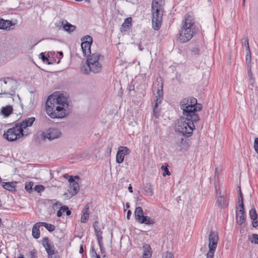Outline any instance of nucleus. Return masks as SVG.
I'll use <instances>...</instances> for the list:
<instances>
[{"mask_svg":"<svg viewBox=\"0 0 258 258\" xmlns=\"http://www.w3.org/2000/svg\"><path fill=\"white\" fill-rule=\"evenodd\" d=\"M202 107V105L197 103V100L194 97L182 99L180 108L182 110L183 117L178 121L177 131L185 136H190L195 128V123L200 119L198 112L201 110Z\"/></svg>","mask_w":258,"mask_h":258,"instance_id":"obj_1","label":"nucleus"},{"mask_svg":"<svg viewBox=\"0 0 258 258\" xmlns=\"http://www.w3.org/2000/svg\"><path fill=\"white\" fill-rule=\"evenodd\" d=\"M47 115L51 118H62L71 112L67 94L56 91L49 95L45 103Z\"/></svg>","mask_w":258,"mask_h":258,"instance_id":"obj_2","label":"nucleus"},{"mask_svg":"<svg viewBox=\"0 0 258 258\" xmlns=\"http://www.w3.org/2000/svg\"><path fill=\"white\" fill-rule=\"evenodd\" d=\"M35 120V117H31L22 120L20 122L15 124V126L5 132L3 137L7 141L13 142L16 141L25 136H27L24 132V129L31 126Z\"/></svg>","mask_w":258,"mask_h":258,"instance_id":"obj_3","label":"nucleus"},{"mask_svg":"<svg viewBox=\"0 0 258 258\" xmlns=\"http://www.w3.org/2000/svg\"><path fill=\"white\" fill-rule=\"evenodd\" d=\"M194 23L192 14H187L185 16L178 36L180 42H186L192 37L195 31Z\"/></svg>","mask_w":258,"mask_h":258,"instance_id":"obj_4","label":"nucleus"},{"mask_svg":"<svg viewBox=\"0 0 258 258\" xmlns=\"http://www.w3.org/2000/svg\"><path fill=\"white\" fill-rule=\"evenodd\" d=\"M17 87V82L12 78H6L0 80V98L13 96Z\"/></svg>","mask_w":258,"mask_h":258,"instance_id":"obj_5","label":"nucleus"},{"mask_svg":"<svg viewBox=\"0 0 258 258\" xmlns=\"http://www.w3.org/2000/svg\"><path fill=\"white\" fill-rule=\"evenodd\" d=\"M163 2L162 0H153L152 4V25L155 30H158L161 26L163 17Z\"/></svg>","mask_w":258,"mask_h":258,"instance_id":"obj_6","label":"nucleus"},{"mask_svg":"<svg viewBox=\"0 0 258 258\" xmlns=\"http://www.w3.org/2000/svg\"><path fill=\"white\" fill-rule=\"evenodd\" d=\"M152 90L153 93L156 94V100L155 104L153 105V114L156 118H158V112L156 108L158 107L162 100L163 92V84L161 80L157 79L153 84Z\"/></svg>","mask_w":258,"mask_h":258,"instance_id":"obj_7","label":"nucleus"},{"mask_svg":"<svg viewBox=\"0 0 258 258\" xmlns=\"http://www.w3.org/2000/svg\"><path fill=\"white\" fill-rule=\"evenodd\" d=\"M218 241L219 236L218 233L215 231H211L208 237L209 250L206 254V258H213Z\"/></svg>","mask_w":258,"mask_h":258,"instance_id":"obj_8","label":"nucleus"},{"mask_svg":"<svg viewBox=\"0 0 258 258\" xmlns=\"http://www.w3.org/2000/svg\"><path fill=\"white\" fill-rule=\"evenodd\" d=\"M62 133L59 129L57 128H49L40 134V138L43 140L46 139L49 141L54 140L61 138Z\"/></svg>","mask_w":258,"mask_h":258,"instance_id":"obj_9","label":"nucleus"},{"mask_svg":"<svg viewBox=\"0 0 258 258\" xmlns=\"http://www.w3.org/2000/svg\"><path fill=\"white\" fill-rule=\"evenodd\" d=\"M239 198L238 203H239V210L236 211V222L238 224L242 225L245 221V215L243 208V198L240 190L239 191Z\"/></svg>","mask_w":258,"mask_h":258,"instance_id":"obj_10","label":"nucleus"},{"mask_svg":"<svg viewBox=\"0 0 258 258\" xmlns=\"http://www.w3.org/2000/svg\"><path fill=\"white\" fill-rule=\"evenodd\" d=\"M81 48L84 56H88L91 54V45L92 43V38L89 36H85L82 39Z\"/></svg>","mask_w":258,"mask_h":258,"instance_id":"obj_11","label":"nucleus"},{"mask_svg":"<svg viewBox=\"0 0 258 258\" xmlns=\"http://www.w3.org/2000/svg\"><path fill=\"white\" fill-rule=\"evenodd\" d=\"M216 204L221 208H225L227 205V199L224 191L220 189L216 190Z\"/></svg>","mask_w":258,"mask_h":258,"instance_id":"obj_12","label":"nucleus"},{"mask_svg":"<svg viewBox=\"0 0 258 258\" xmlns=\"http://www.w3.org/2000/svg\"><path fill=\"white\" fill-rule=\"evenodd\" d=\"M75 178L78 179L79 177L78 176H76L75 177L73 176H71L69 179L70 187L68 190L69 192L71 194L72 196H74L77 194L80 190L79 184L75 180Z\"/></svg>","mask_w":258,"mask_h":258,"instance_id":"obj_13","label":"nucleus"},{"mask_svg":"<svg viewBox=\"0 0 258 258\" xmlns=\"http://www.w3.org/2000/svg\"><path fill=\"white\" fill-rule=\"evenodd\" d=\"M101 69V66H81L80 68L81 73L86 75H88L90 73H98Z\"/></svg>","mask_w":258,"mask_h":258,"instance_id":"obj_14","label":"nucleus"},{"mask_svg":"<svg viewBox=\"0 0 258 258\" xmlns=\"http://www.w3.org/2000/svg\"><path fill=\"white\" fill-rule=\"evenodd\" d=\"M130 149L126 147L120 146L118 148L116 155V161L118 163H121L124 160L125 155H128Z\"/></svg>","mask_w":258,"mask_h":258,"instance_id":"obj_15","label":"nucleus"},{"mask_svg":"<svg viewBox=\"0 0 258 258\" xmlns=\"http://www.w3.org/2000/svg\"><path fill=\"white\" fill-rule=\"evenodd\" d=\"M49 59L48 60V64H53V63H59L61 59L62 58L63 53L62 52H50L48 53Z\"/></svg>","mask_w":258,"mask_h":258,"instance_id":"obj_16","label":"nucleus"},{"mask_svg":"<svg viewBox=\"0 0 258 258\" xmlns=\"http://www.w3.org/2000/svg\"><path fill=\"white\" fill-rule=\"evenodd\" d=\"M42 244L45 248L48 255L53 252V246H52L48 238L46 237H43L42 240Z\"/></svg>","mask_w":258,"mask_h":258,"instance_id":"obj_17","label":"nucleus"},{"mask_svg":"<svg viewBox=\"0 0 258 258\" xmlns=\"http://www.w3.org/2000/svg\"><path fill=\"white\" fill-rule=\"evenodd\" d=\"M101 55L96 52L91 54L87 58V64H94L101 58Z\"/></svg>","mask_w":258,"mask_h":258,"instance_id":"obj_18","label":"nucleus"},{"mask_svg":"<svg viewBox=\"0 0 258 258\" xmlns=\"http://www.w3.org/2000/svg\"><path fill=\"white\" fill-rule=\"evenodd\" d=\"M89 206L88 204L86 205L82 211L81 221L82 223H86L89 218Z\"/></svg>","mask_w":258,"mask_h":258,"instance_id":"obj_19","label":"nucleus"},{"mask_svg":"<svg viewBox=\"0 0 258 258\" xmlns=\"http://www.w3.org/2000/svg\"><path fill=\"white\" fill-rule=\"evenodd\" d=\"M143 249V258H150L152 256V252L150 245L147 244H144Z\"/></svg>","mask_w":258,"mask_h":258,"instance_id":"obj_20","label":"nucleus"},{"mask_svg":"<svg viewBox=\"0 0 258 258\" xmlns=\"http://www.w3.org/2000/svg\"><path fill=\"white\" fill-rule=\"evenodd\" d=\"M138 222L139 223L145 224L146 225H152L155 223V221L153 219H151L150 217L144 215L142 216Z\"/></svg>","mask_w":258,"mask_h":258,"instance_id":"obj_21","label":"nucleus"},{"mask_svg":"<svg viewBox=\"0 0 258 258\" xmlns=\"http://www.w3.org/2000/svg\"><path fill=\"white\" fill-rule=\"evenodd\" d=\"M16 182H3L2 183V186L4 187V188L7 190H8L10 191H13L16 189Z\"/></svg>","mask_w":258,"mask_h":258,"instance_id":"obj_22","label":"nucleus"},{"mask_svg":"<svg viewBox=\"0 0 258 258\" xmlns=\"http://www.w3.org/2000/svg\"><path fill=\"white\" fill-rule=\"evenodd\" d=\"M41 226L40 222L34 224L32 228V236L34 238L37 239L40 237L39 228Z\"/></svg>","mask_w":258,"mask_h":258,"instance_id":"obj_23","label":"nucleus"},{"mask_svg":"<svg viewBox=\"0 0 258 258\" xmlns=\"http://www.w3.org/2000/svg\"><path fill=\"white\" fill-rule=\"evenodd\" d=\"M12 26V23L9 20L0 19V29H7Z\"/></svg>","mask_w":258,"mask_h":258,"instance_id":"obj_24","label":"nucleus"},{"mask_svg":"<svg viewBox=\"0 0 258 258\" xmlns=\"http://www.w3.org/2000/svg\"><path fill=\"white\" fill-rule=\"evenodd\" d=\"M13 112V107L12 106L8 105L6 107H3L1 109V112L5 116H8Z\"/></svg>","mask_w":258,"mask_h":258,"instance_id":"obj_25","label":"nucleus"},{"mask_svg":"<svg viewBox=\"0 0 258 258\" xmlns=\"http://www.w3.org/2000/svg\"><path fill=\"white\" fill-rule=\"evenodd\" d=\"M132 18L131 17L126 18L121 25V31H126L129 29L131 26Z\"/></svg>","mask_w":258,"mask_h":258,"instance_id":"obj_26","label":"nucleus"},{"mask_svg":"<svg viewBox=\"0 0 258 258\" xmlns=\"http://www.w3.org/2000/svg\"><path fill=\"white\" fill-rule=\"evenodd\" d=\"M143 216L144 212L142 208L141 207H136L135 211V216L136 220L138 221Z\"/></svg>","mask_w":258,"mask_h":258,"instance_id":"obj_27","label":"nucleus"},{"mask_svg":"<svg viewBox=\"0 0 258 258\" xmlns=\"http://www.w3.org/2000/svg\"><path fill=\"white\" fill-rule=\"evenodd\" d=\"M64 211H66V214L68 216H69L71 214V211L69 210L68 207L63 206H61L60 208V209L57 212V216L60 217L62 216V213L64 212Z\"/></svg>","mask_w":258,"mask_h":258,"instance_id":"obj_28","label":"nucleus"},{"mask_svg":"<svg viewBox=\"0 0 258 258\" xmlns=\"http://www.w3.org/2000/svg\"><path fill=\"white\" fill-rule=\"evenodd\" d=\"M145 195L152 196L153 195V187L150 183H147L145 186Z\"/></svg>","mask_w":258,"mask_h":258,"instance_id":"obj_29","label":"nucleus"},{"mask_svg":"<svg viewBox=\"0 0 258 258\" xmlns=\"http://www.w3.org/2000/svg\"><path fill=\"white\" fill-rule=\"evenodd\" d=\"M63 28L66 31L70 33L73 32L75 30L76 27L66 22V23L63 26Z\"/></svg>","mask_w":258,"mask_h":258,"instance_id":"obj_30","label":"nucleus"},{"mask_svg":"<svg viewBox=\"0 0 258 258\" xmlns=\"http://www.w3.org/2000/svg\"><path fill=\"white\" fill-rule=\"evenodd\" d=\"M41 226H44L48 231L52 232L54 230L55 226L51 224L45 222H40Z\"/></svg>","mask_w":258,"mask_h":258,"instance_id":"obj_31","label":"nucleus"},{"mask_svg":"<svg viewBox=\"0 0 258 258\" xmlns=\"http://www.w3.org/2000/svg\"><path fill=\"white\" fill-rule=\"evenodd\" d=\"M248 78H249V84L252 87H253V84H254V78L252 76V73H251V68L250 67H249L248 68Z\"/></svg>","mask_w":258,"mask_h":258,"instance_id":"obj_32","label":"nucleus"},{"mask_svg":"<svg viewBox=\"0 0 258 258\" xmlns=\"http://www.w3.org/2000/svg\"><path fill=\"white\" fill-rule=\"evenodd\" d=\"M244 40V45L245 47V52H249L250 48H249V42H248V37L244 36L243 38Z\"/></svg>","mask_w":258,"mask_h":258,"instance_id":"obj_33","label":"nucleus"},{"mask_svg":"<svg viewBox=\"0 0 258 258\" xmlns=\"http://www.w3.org/2000/svg\"><path fill=\"white\" fill-rule=\"evenodd\" d=\"M39 58L41 59L43 63L47 62L48 64V60L49 59V56L45 55L43 52L41 53L39 55Z\"/></svg>","mask_w":258,"mask_h":258,"instance_id":"obj_34","label":"nucleus"},{"mask_svg":"<svg viewBox=\"0 0 258 258\" xmlns=\"http://www.w3.org/2000/svg\"><path fill=\"white\" fill-rule=\"evenodd\" d=\"M249 215L251 220L257 219V214L254 209H252L249 211Z\"/></svg>","mask_w":258,"mask_h":258,"instance_id":"obj_35","label":"nucleus"},{"mask_svg":"<svg viewBox=\"0 0 258 258\" xmlns=\"http://www.w3.org/2000/svg\"><path fill=\"white\" fill-rule=\"evenodd\" d=\"M161 169L164 170V172L163 173V176H165L166 175H170L171 173L169 171L167 166L162 165L161 167Z\"/></svg>","mask_w":258,"mask_h":258,"instance_id":"obj_36","label":"nucleus"},{"mask_svg":"<svg viewBox=\"0 0 258 258\" xmlns=\"http://www.w3.org/2000/svg\"><path fill=\"white\" fill-rule=\"evenodd\" d=\"M246 56H245V61L247 64H249L251 62V56L250 51L249 52H245Z\"/></svg>","mask_w":258,"mask_h":258,"instance_id":"obj_37","label":"nucleus"},{"mask_svg":"<svg viewBox=\"0 0 258 258\" xmlns=\"http://www.w3.org/2000/svg\"><path fill=\"white\" fill-rule=\"evenodd\" d=\"M249 239L252 243L258 244V234H253Z\"/></svg>","mask_w":258,"mask_h":258,"instance_id":"obj_38","label":"nucleus"},{"mask_svg":"<svg viewBox=\"0 0 258 258\" xmlns=\"http://www.w3.org/2000/svg\"><path fill=\"white\" fill-rule=\"evenodd\" d=\"M34 189L38 192H40L44 190V187L42 185H37L35 186Z\"/></svg>","mask_w":258,"mask_h":258,"instance_id":"obj_39","label":"nucleus"},{"mask_svg":"<svg viewBox=\"0 0 258 258\" xmlns=\"http://www.w3.org/2000/svg\"><path fill=\"white\" fill-rule=\"evenodd\" d=\"M162 258H173V255L169 252H166L163 254Z\"/></svg>","mask_w":258,"mask_h":258,"instance_id":"obj_40","label":"nucleus"},{"mask_svg":"<svg viewBox=\"0 0 258 258\" xmlns=\"http://www.w3.org/2000/svg\"><path fill=\"white\" fill-rule=\"evenodd\" d=\"M32 186L33 183H31V182L26 183L25 188L27 191H30L32 189Z\"/></svg>","mask_w":258,"mask_h":258,"instance_id":"obj_41","label":"nucleus"},{"mask_svg":"<svg viewBox=\"0 0 258 258\" xmlns=\"http://www.w3.org/2000/svg\"><path fill=\"white\" fill-rule=\"evenodd\" d=\"M48 258H59V255L53 251L51 254L48 255Z\"/></svg>","mask_w":258,"mask_h":258,"instance_id":"obj_42","label":"nucleus"},{"mask_svg":"<svg viewBox=\"0 0 258 258\" xmlns=\"http://www.w3.org/2000/svg\"><path fill=\"white\" fill-rule=\"evenodd\" d=\"M254 148L256 151V152L258 154V138H256L255 139L254 142Z\"/></svg>","mask_w":258,"mask_h":258,"instance_id":"obj_43","label":"nucleus"},{"mask_svg":"<svg viewBox=\"0 0 258 258\" xmlns=\"http://www.w3.org/2000/svg\"><path fill=\"white\" fill-rule=\"evenodd\" d=\"M91 254L92 257L93 258L95 257V256L98 254L96 253V251H95V249H94V248L93 247H92V248H91Z\"/></svg>","mask_w":258,"mask_h":258,"instance_id":"obj_44","label":"nucleus"},{"mask_svg":"<svg viewBox=\"0 0 258 258\" xmlns=\"http://www.w3.org/2000/svg\"><path fill=\"white\" fill-rule=\"evenodd\" d=\"M191 51L192 52V53L196 54L199 53L200 50L198 48L194 47L192 49Z\"/></svg>","mask_w":258,"mask_h":258,"instance_id":"obj_45","label":"nucleus"},{"mask_svg":"<svg viewBox=\"0 0 258 258\" xmlns=\"http://www.w3.org/2000/svg\"><path fill=\"white\" fill-rule=\"evenodd\" d=\"M253 227H256L258 226V221L256 220H252V223Z\"/></svg>","mask_w":258,"mask_h":258,"instance_id":"obj_46","label":"nucleus"},{"mask_svg":"<svg viewBox=\"0 0 258 258\" xmlns=\"http://www.w3.org/2000/svg\"><path fill=\"white\" fill-rule=\"evenodd\" d=\"M61 203L60 202L56 201L55 203H53V208L57 207V206H61Z\"/></svg>","mask_w":258,"mask_h":258,"instance_id":"obj_47","label":"nucleus"},{"mask_svg":"<svg viewBox=\"0 0 258 258\" xmlns=\"http://www.w3.org/2000/svg\"><path fill=\"white\" fill-rule=\"evenodd\" d=\"M93 227H94V228L95 230L96 229H98V228H99V227H99V222H97V221H96V222L94 223V224H93Z\"/></svg>","mask_w":258,"mask_h":258,"instance_id":"obj_48","label":"nucleus"},{"mask_svg":"<svg viewBox=\"0 0 258 258\" xmlns=\"http://www.w3.org/2000/svg\"><path fill=\"white\" fill-rule=\"evenodd\" d=\"M132 212L130 210H128L127 213L126 218L129 220L131 215Z\"/></svg>","mask_w":258,"mask_h":258,"instance_id":"obj_49","label":"nucleus"},{"mask_svg":"<svg viewBox=\"0 0 258 258\" xmlns=\"http://www.w3.org/2000/svg\"><path fill=\"white\" fill-rule=\"evenodd\" d=\"M95 234H96L97 237H98L100 236V230H99L98 229H96L95 230Z\"/></svg>","mask_w":258,"mask_h":258,"instance_id":"obj_50","label":"nucleus"},{"mask_svg":"<svg viewBox=\"0 0 258 258\" xmlns=\"http://www.w3.org/2000/svg\"><path fill=\"white\" fill-rule=\"evenodd\" d=\"M128 190H129V191H130V192L132 193V192H133V190H132V186H131V184L130 185V186H129V187H128Z\"/></svg>","mask_w":258,"mask_h":258,"instance_id":"obj_51","label":"nucleus"},{"mask_svg":"<svg viewBox=\"0 0 258 258\" xmlns=\"http://www.w3.org/2000/svg\"><path fill=\"white\" fill-rule=\"evenodd\" d=\"M97 238H98V240L99 245H101V240L102 239V237H100V236H99L97 237Z\"/></svg>","mask_w":258,"mask_h":258,"instance_id":"obj_52","label":"nucleus"},{"mask_svg":"<svg viewBox=\"0 0 258 258\" xmlns=\"http://www.w3.org/2000/svg\"><path fill=\"white\" fill-rule=\"evenodd\" d=\"M79 252L80 253H83V246L81 245L80 247V250H79Z\"/></svg>","mask_w":258,"mask_h":258,"instance_id":"obj_53","label":"nucleus"},{"mask_svg":"<svg viewBox=\"0 0 258 258\" xmlns=\"http://www.w3.org/2000/svg\"><path fill=\"white\" fill-rule=\"evenodd\" d=\"M134 89V86H130L129 88V90H133Z\"/></svg>","mask_w":258,"mask_h":258,"instance_id":"obj_54","label":"nucleus"},{"mask_svg":"<svg viewBox=\"0 0 258 258\" xmlns=\"http://www.w3.org/2000/svg\"><path fill=\"white\" fill-rule=\"evenodd\" d=\"M138 49L140 51H142L143 50V48H142L141 45L140 44H139L138 46Z\"/></svg>","mask_w":258,"mask_h":258,"instance_id":"obj_55","label":"nucleus"},{"mask_svg":"<svg viewBox=\"0 0 258 258\" xmlns=\"http://www.w3.org/2000/svg\"><path fill=\"white\" fill-rule=\"evenodd\" d=\"M125 206H126V208H130V204L128 203H126L125 204Z\"/></svg>","mask_w":258,"mask_h":258,"instance_id":"obj_56","label":"nucleus"},{"mask_svg":"<svg viewBox=\"0 0 258 258\" xmlns=\"http://www.w3.org/2000/svg\"><path fill=\"white\" fill-rule=\"evenodd\" d=\"M100 249H101V250L102 251V253H104V250H103L102 248V246L101 245H100Z\"/></svg>","mask_w":258,"mask_h":258,"instance_id":"obj_57","label":"nucleus"},{"mask_svg":"<svg viewBox=\"0 0 258 258\" xmlns=\"http://www.w3.org/2000/svg\"><path fill=\"white\" fill-rule=\"evenodd\" d=\"M94 258H100V256L99 254H97L94 257Z\"/></svg>","mask_w":258,"mask_h":258,"instance_id":"obj_58","label":"nucleus"},{"mask_svg":"<svg viewBox=\"0 0 258 258\" xmlns=\"http://www.w3.org/2000/svg\"><path fill=\"white\" fill-rule=\"evenodd\" d=\"M132 0H126V2H131Z\"/></svg>","mask_w":258,"mask_h":258,"instance_id":"obj_59","label":"nucleus"},{"mask_svg":"<svg viewBox=\"0 0 258 258\" xmlns=\"http://www.w3.org/2000/svg\"><path fill=\"white\" fill-rule=\"evenodd\" d=\"M31 258H35L34 257H32Z\"/></svg>","mask_w":258,"mask_h":258,"instance_id":"obj_60","label":"nucleus"},{"mask_svg":"<svg viewBox=\"0 0 258 258\" xmlns=\"http://www.w3.org/2000/svg\"><path fill=\"white\" fill-rule=\"evenodd\" d=\"M1 180V178H0V181Z\"/></svg>","mask_w":258,"mask_h":258,"instance_id":"obj_61","label":"nucleus"}]
</instances>
